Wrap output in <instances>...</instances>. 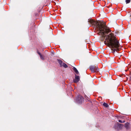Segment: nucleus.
<instances>
[{"label": "nucleus", "mask_w": 131, "mask_h": 131, "mask_svg": "<svg viewBox=\"0 0 131 131\" xmlns=\"http://www.w3.org/2000/svg\"><path fill=\"white\" fill-rule=\"evenodd\" d=\"M89 22L99 30V32L98 33L101 35L102 40H105L104 41L105 45L112 48L114 52L119 50L118 48L119 47L120 45L119 42L109 29L107 28L105 25L93 20H90Z\"/></svg>", "instance_id": "obj_1"}, {"label": "nucleus", "mask_w": 131, "mask_h": 131, "mask_svg": "<svg viewBox=\"0 0 131 131\" xmlns=\"http://www.w3.org/2000/svg\"><path fill=\"white\" fill-rule=\"evenodd\" d=\"M84 98L81 95H78L76 99V101L77 103L79 104H81L82 103Z\"/></svg>", "instance_id": "obj_2"}, {"label": "nucleus", "mask_w": 131, "mask_h": 131, "mask_svg": "<svg viewBox=\"0 0 131 131\" xmlns=\"http://www.w3.org/2000/svg\"><path fill=\"white\" fill-rule=\"evenodd\" d=\"M123 125L122 124H119L118 123H117L116 125L114 127V128L117 130H119L121 129L123 127Z\"/></svg>", "instance_id": "obj_3"}, {"label": "nucleus", "mask_w": 131, "mask_h": 131, "mask_svg": "<svg viewBox=\"0 0 131 131\" xmlns=\"http://www.w3.org/2000/svg\"><path fill=\"white\" fill-rule=\"evenodd\" d=\"M90 70L92 72L97 71L98 70V67L96 66H91L90 67Z\"/></svg>", "instance_id": "obj_4"}, {"label": "nucleus", "mask_w": 131, "mask_h": 131, "mask_svg": "<svg viewBox=\"0 0 131 131\" xmlns=\"http://www.w3.org/2000/svg\"><path fill=\"white\" fill-rule=\"evenodd\" d=\"M80 80V77L79 76L75 75V78L74 80V82L75 83L78 82Z\"/></svg>", "instance_id": "obj_5"}, {"label": "nucleus", "mask_w": 131, "mask_h": 131, "mask_svg": "<svg viewBox=\"0 0 131 131\" xmlns=\"http://www.w3.org/2000/svg\"><path fill=\"white\" fill-rule=\"evenodd\" d=\"M125 127L127 129H128L129 128V123H127L125 124Z\"/></svg>", "instance_id": "obj_6"}, {"label": "nucleus", "mask_w": 131, "mask_h": 131, "mask_svg": "<svg viewBox=\"0 0 131 131\" xmlns=\"http://www.w3.org/2000/svg\"><path fill=\"white\" fill-rule=\"evenodd\" d=\"M73 70L77 74H78L79 73V72L77 70L75 67H73Z\"/></svg>", "instance_id": "obj_7"}, {"label": "nucleus", "mask_w": 131, "mask_h": 131, "mask_svg": "<svg viewBox=\"0 0 131 131\" xmlns=\"http://www.w3.org/2000/svg\"><path fill=\"white\" fill-rule=\"evenodd\" d=\"M62 66H63L65 68H67L68 67L67 66L66 63H63L60 67H61Z\"/></svg>", "instance_id": "obj_8"}, {"label": "nucleus", "mask_w": 131, "mask_h": 131, "mask_svg": "<svg viewBox=\"0 0 131 131\" xmlns=\"http://www.w3.org/2000/svg\"><path fill=\"white\" fill-rule=\"evenodd\" d=\"M57 60L58 61V62L60 65V66H61L63 63L62 62V61L60 60Z\"/></svg>", "instance_id": "obj_9"}, {"label": "nucleus", "mask_w": 131, "mask_h": 131, "mask_svg": "<svg viewBox=\"0 0 131 131\" xmlns=\"http://www.w3.org/2000/svg\"><path fill=\"white\" fill-rule=\"evenodd\" d=\"M103 105L105 107H108L109 105H108L106 103H104L103 104Z\"/></svg>", "instance_id": "obj_10"}, {"label": "nucleus", "mask_w": 131, "mask_h": 131, "mask_svg": "<svg viewBox=\"0 0 131 131\" xmlns=\"http://www.w3.org/2000/svg\"><path fill=\"white\" fill-rule=\"evenodd\" d=\"M40 57L41 59L42 60H44V58L43 56L42 55H40Z\"/></svg>", "instance_id": "obj_11"}, {"label": "nucleus", "mask_w": 131, "mask_h": 131, "mask_svg": "<svg viewBox=\"0 0 131 131\" xmlns=\"http://www.w3.org/2000/svg\"><path fill=\"white\" fill-rule=\"evenodd\" d=\"M130 0H126L125 2L126 4H128L130 3Z\"/></svg>", "instance_id": "obj_12"}, {"label": "nucleus", "mask_w": 131, "mask_h": 131, "mask_svg": "<svg viewBox=\"0 0 131 131\" xmlns=\"http://www.w3.org/2000/svg\"><path fill=\"white\" fill-rule=\"evenodd\" d=\"M118 121L119 122L121 123H123L125 122V121H122L120 120H119Z\"/></svg>", "instance_id": "obj_13"}, {"label": "nucleus", "mask_w": 131, "mask_h": 131, "mask_svg": "<svg viewBox=\"0 0 131 131\" xmlns=\"http://www.w3.org/2000/svg\"><path fill=\"white\" fill-rule=\"evenodd\" d=\"M37 53L40 55V56L41 55L40 52H39L38 50H37Z\"/></svg>", "instance_id": "obj_14"}]
</instances>
